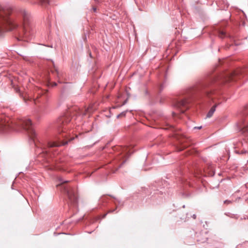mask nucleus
I'll return each mask as SVG.
<instances>
[{"mask_svg": "<svg viewBox=\"0 0 248 248\" xmlns=\"http://www.w3.org/2000/svg\"><path fill=\"white\" fill-rule=\"evenodd\" d=\"M3 24H0V31L3 30L5 26H9V29H6L7 31L11 30L12 29L16 28L17 24L11 18L7 17H4L2 18Z\"/></svg>", "mask_w": 248, "mask_h": 248, "instance_id": "obj_1", "label": "nucleus"}, {"mask_svg": "<svg viewBox=\"0 0 248 248\" xmlns=\"http://www.w3.org/2000/svg\"><path fill=\"white\" fill-rule=\"evenodd\" d=\"M10 129H16L15 125L10 124L6 120L0 119V132L6 131Z\"/></svg>", "mask_w": 248, "mask_h": 248, "instance_id": "obj_2", "label": "nucleus"}, {"mask_svg": "<svg viewBox=\"0 0 248 248\" xmlns=\"http://www.w3.org/2000/svg\"><path fill=\"white\" fill-rule=\"evenodd\" d=\"M22 16L23 18V27L25 31V34H26L28 31V26L29 24L30 15L26 11H23Z\"/></svg>", "mask_w": 248, "mask_h": 248, "instance_id": "obj_3", "label": "nucleus"}, {"mask_svg": "<svg viewBox=\"0 0 248 248\" xmlns=\"http://www.w3.org/2000/svg\"><path fill=\"white\" fill-rule=\"evenodd\" d=\"M17 124L24 127L25 129H29L32 124L31 120L28 119H24L20 120Z\"/></svg>", "mask_w": 248, "mask_h": 248, "instance_id": "obj_4", "label": "nucleus"}, {"mask_svg": "<svg viewBox=\"0 0 248 248\" xmlns=\"http://www.w3.org/2000/svg\"><path fill=\"white\" fill-rule=\"evenodd\" d=\"M68 198L72 202H76L77 201V196L76 192L73 190L67 191Z\"/></svg>", "mask_w": 248, "mask_h": 248, "instance_id": "obj_5", "label": "nucleus"}, {"mask_svg": "<svg viewBox=\"0 0 248 248\" xmlns=\"http://www.w3.org/2000/svg\"><path fill=\"white\" fill-rule=\"evenodd\" d=\"M239 124V128L243 133L248 131V124L246 120H243Z\"/></svg>", "mask_w": 248, "mask_h": 248, "instance_id": "obj_6", "label": "nucleus"}, {"mask_svg": "<svg viewBox=\"0 0 248 248\" xmlns=\"http://www.w3.org/2000/svg\"><path fill=\"white\" fill-rule=\"evenodd\" d=\"M216 106H214L213 107H212L211 108V109H210V110L207 114L206 117L210 118L212 116V115H213L214 113L215 112V111L216 110Z\"/></svg>", "mask_w": 248, "mask_h": 248, "instance_id": "obj_7", "label": "nucleus"}, {"mask_svg": "<svg viewBox=\"0 0 248 248\" xmlns=\"http://www.w3.org/2000/svg\"><path fill=\"white\" fill-rule=\"evenodd\" d=\"M187 103V101L186 100H182L181 101L179 104L177 105V106L179 107H185L186 104Z\"/></svg>", "mask_w": 248, "mask_h": 248, "instance_id": "obj_8", "label": "nucleus"}, {"mask_svg": "<svg viewBox=\"0 0 248 248\" xmlns=\"http://www.w3.org/2000/svg\"><path fill=\"white\" fill-rule=\"evenodd\" d=\"M49 146L51 147H53L59 146H60V145L56 142H52L49 143Z\"/></svg>", "mask_w": 248, "mask_h": 248, "instance_id": "obj_9", "label": "nucleus"}, {"mask_svg": "<svg viewBox=\"0 0 248 248\" xmlns=\"http://www.w3.org/2000/svg\"><path fill=\"white\" fill-rule=\"evenodd\" d=\"M31 138L33 139L36 136V133L33 130H31Z\"/></svg>", "mask_w": 248, "mask_h": 248, "instance_id": "obj_10", "label": "nucleus"}, {"mask_svg": "<svg viewBox=\"0 0 248 248\" xmlns=\"http://www.w3.org/2000/svg\"><path fill=\"white\" fill-rule=\"evenodd\" d=\"M40 2L42 4H46L49 3L48 0H40Z\"/></svg>", "mask_w": 248, "mask_h": 248, "instance_id": "obj_11", "label": "nucleus"}, {"mask_svg": "<svg viewBox=\"0 0 248 248\" xmlns=\"http://www.w3.org/2000/svg\"><path fill=\"white\" fill-rule=\"evenodd\" d=\"M225 32H224L223 31H220L219 33V36L220 38H222L225 35Z\"/></svg>", "mask_w": 248, "mask_h": 248, "instance_id": "obj_12", "label": "nucleus"}, {"mask_svg": "<svg viewBox=\"0 0 248 248\" xmlns=\"http://www.w3.org/2000/svg\"><path fill=\"white\" fill-rule=\"evenodd\" d=\"M224 203L225 204H230L231 203V201H228V200H226L224 202Z\"/></svg>", "mask_w": 248, "mask_h": 248, "instance_id": "obj_13", "label": "nucleus"}, {"mask_svg": "<svg viewBox=\"0 0 248 248\" xmlns=\"http://www.w3.org/2000/svg\"><path fill=\"white\" fill-rule=\"evenodd\" d=\"M202 128V126H195V127H194V129H201Z\"/></svg>", "mask_w": 248, "mask_h": 248, "instance_id": "obj_14", "label": "nucleus"}, {"mask_svg": "<svg viewBox=\"0 0 248 248\" xmlns=\"http://www.w3.org/2000/svg\"><path fill=\"white\" fill-rule=\"evenodd\" d=\"M92 10H93V12H96V11H97L96 8V7H93L92 8Z\"/></svg>", "mask_w": 248, "mask_h": 248, "instance_id": "obj_15", "label": "nucleus"}, {"mask_svg": "<svg viewBox=\"0 0 248 248\" xmlns=\"http://www.w3.org/2000/svg\"><path fill=\"white\" fill-rule=\"evenodd\" d=\"M56 85H57L56 83L54 82V83H53V86H56Z\"/></svg>", "mask_w": 248, "mask_h": 248, "instance_id": "obj_16", "label": "nucleus"}, {"mask_svg": "<svg viewBox=\"0 0 248 248\" xmlns=\"http://www.w3.org/2000/svg\"><path fill=\"white\" fill-rule=\"evenodd\" d=\"M193 218H196V215H194L193 216Z\"/></svg>", "mask_w": 248, "mask_h": 248, "instance_id": "obj_17", "label": "nucleus"}, {"mask_svg": "<svg viewBox=\"0 0 248 248\" xmlns=\"http://www.w3.org/2000/svg\"><path fill=\"white\" fill-rule=\"evenodd\" d=\"M85 114H86V113H83L82 114V115H85Z\"/></svg>", "mask_w": 248, "mask_h": 248, "instance_id": "obj_18", "label": "nucleus"}, {"mask_svg": "<svg viewBox=\"0 0 248 248\" xmlns=\"http://www.w3.org/2000/svg\"><path fill=\"white\" fill-rule=\"evenodd\" d=\"M182 113H184V110L182 111Z\"/></svg>", "mask_w": 248, "mask_h": 248, "instance_id": "obj_19", "label": "nucleus"}]
</instances>
